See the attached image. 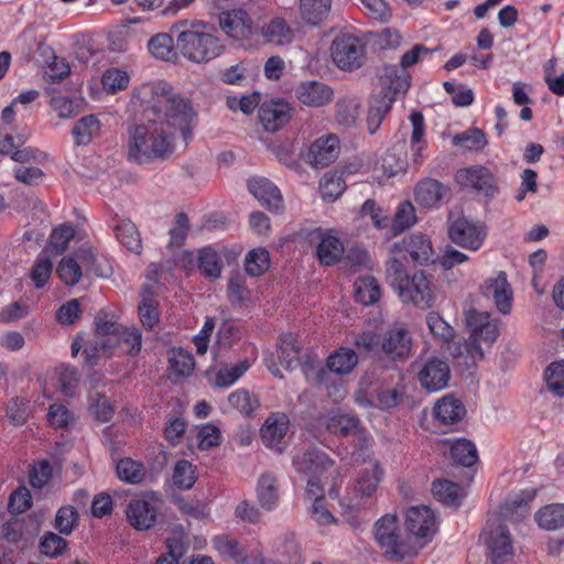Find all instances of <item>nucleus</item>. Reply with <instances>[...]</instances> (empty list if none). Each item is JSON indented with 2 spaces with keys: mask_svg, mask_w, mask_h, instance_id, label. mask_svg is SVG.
<instances>
[{
  "mask_svg": "<svg viewBox=\"0 0 564 564\" xmlns=\"http://www.w3.org/2000/svg\"><path fill=\"white\" fill-rule=\"evenodd\" d=\"M381 475L382 471L379 469L378 465H375L371 469L364 470L357 479L355 486L356 492L361 498L370 497L377 490Z\"/></svg>",
  "mask_w": 564,
  "mask_h": 564,
  "instance_id": "48",
  "label": "nucleus"
},
{
  "mask_svg": "<svg viewBox=\"0 0 564 564\" xmlns=\"http://www.w3.org/2000/svg\"><path fill=\"white\" fill-rule=\"evenodd\" d=\"M460 486L449 480H435L433 482L432 492L435 499L449 507H458L460 505Z\"/></svg>",
  "mask_w": 564,
  "mask_h": 564,
  "instance_id": "39",
  "label": "nucleus"
},
{
  "mask_svg": "<svg viewBox=\"0 0 564 564\" xmlns=\"http://www.w3.org/2000/svg\"><path fill=\"white\" fill-rule=\"evenodd\" d=\"M326 430L330 434L339 436H357L362 434L364 429L360 420L352 413L332 412L325 422Z\"/></svg>",
  "mask_w": 564,
  "mask_h": 564,
  "instance_id": "23",
  "label": "nucleus"
},
{
  "mask_svg": "<svg viewBox=\"0 0 564 564\" xmlns=\"http://www.w3.org/2000/svg\"><path fill=\"white\" fill-rule=\"evenodd\" d=\"M291 118L290 107L283 101L263 102L259 108V119L264 130L275 132Z\"/></svg>",
  "mask_w": 564,
  "mask_h": 564,
  "instance_id": "20",
  "label": "nucleus"
},
{
  "mask_svg": "<svg viewBox=\"0 0 564 564\" xmlns=\"http://www.w3.org/2000/svg\"><path fill=\"white\" fill-rule=\"evenodd\" d=\"M547 389L557 397H564V360L552 362L545 369Z\"/></svg>",
  "mask_w": 564,
  "mask_h": 564,
  "instance_id": "56",
  "label": "nucleus"
},
{
  "mask_svg": "<svg viewBox=\"0 0 564 564\" xmlns=\"http://www.w3.org/2000/svg\"><path fill=\"white\" fill-rule=\"evenodd\" d=\"M289 430V419L285 414H271L262 425L260 435L263 444L269 448H275L282 453L283 438Z\"/></svg>",
  "mask_w": 564,
  "mask_h": 564,
  "instance_id": "19",
  "label": "nucleus"
},
{
  "mask_svg": "<svg viewBox=\"0 0 564 564\" xmlns=\"http://www.w3.org/2000/svg\"><path fill=\"white\" fill-rule=\"evenodd\" d=\"M465 323L470 332L468 339L449 344L447 351L456 364L465 369L476 367L485 357V350L491 348L499 336L498 324L490 319L487 312L468 308L464 312Z\"/></svg>",
  "mask_w": 564,
  "mask_h": 564,
  "instance_id": "2",
  "label": "nucleus"
},
{
  "mask_svg": "<svg viewBox=\"0 0 564 564\" xmlns=\"http://www.w3.org/2000/svg\"><path fill=\"white\" fill-rule=\"evenodd\" d=\"M420 384L429 392H435L447 387L451 370L447 362L440 358L429 359L417 375Z\"/></svg>",
  "mask_w": 564,
  "mask_h": 564,
  "instance_id": "15",
  "label": "nucleus"
},
{
  "mask_svg": "<svg viewBox=\"0 0 564 564\" xmlns=\"http://www.w3.org/2000/svg\"><path fill=\"white\" fill-rule=\"evenodd\" d=\"M213 545L219 552L220 555H223L224 557L231 558L237 563L264 564V557L261 554L249 563L245 555L243 549L235 539H228L226 536L218 535L213 539Z\"/></svg>",
  "mask_w": 564,
  "mask_h": 564,
  "instance_id": "29",
  "label": "nucleus"
},
{
  "mask_svg": "<svg viewBox=\"0 0 564 564\" xmlns=\"http://www.w3.org/2000/svg\"><path fill=\"white\" fill-rule=\"evenodd\" d=\"M100 121L94 115H87L77 120L72 129L76 145H87L100 132Z\"/></svg>",
  "mask_w": 564,
  "mask_h": 564,
  "instance_id": "31",
  "label": "nucleus"
},
{
  "mask_svg": "<svg viewBox=\"0 0 564 564\" xmlns=\"http://www.w3.org/2000/svg\"><path fill=\"white\" fill-rule=\"evenodd\" d=\"M172 480L178 489H191L197 480L196 467L186 459L178 460L173 468Z\"/></svg>",
  "mask_w": 564,
  "mask_h": 564,
  "instance_id": "46",
  "label": "nucleus"
},
{
  "mask_svg": "<svg viewBox=\"0 0 564 564\" xmlns=\"http://www.w3.org/2000/svg\"><path fill=\"white\" fill-rule=\"evenodd\" d=\"M257 497L261 507L265 510H272L276 507L279 500L276 477L271 473L261 475L257 486Z\"/></svg>",
  "mask_w": 564,
  "mask_h": 564,
  "instance_id": "33",
  "label": "nucleus"
},
{
  "mask_svg": "<svg viewBox=\"0 0 564 564\" xmlns=\"http://www.w3.org/2000/svg\"><path fill=\"white\" fill-rule=\"evenodd\" d=\"M354 346L359 354L375 358L380 361L381 334L366 330L354 336Z\"/></svg>",
  "mask_w": 564,
  "mask_h": 564,
  "instance_id": "44",
  "label": "nucleus"
},
{
  "mask_svg": "<svg viewBox=\"0 0 564 564\" xmlns=\"http://www.w3.org/2000/svg\"><path fill=\"white\" fill-rule=\"evenodd\" d=\"M101 83L105 90L115 93L128 87L129 76L123 70L111 68L102 75Z\"/></svg>",
  "mask_w": 564,
  "mask_h": 564,
  "instance_id": "64",
  "label": "nucleus"
},
{
  "mask_svg": "<svg viewBox=\"0 0 564 564\" xmlns=\"http://www.w3.org/2000/svg\"><path fill=\"white\" fill-rule=\"evenodd\" d=\"M126 514L131 527L139 531L149 530L156 521L155 508L144 499H132Z\"/></svg>",
  "mask_w": 564,
  "mask_h": 564,
  "instance_id": "21",
  "label": "nucleus"
},
{
  "mask_svg": "<svg viewBox=\"0 0 564 564\" xmlns=\"http://www.w3.org/2000/svg\"><path fill=\"white\" fill-rule=\"evenodd\" d=\"M229 404L246 415H250L258 406V400L247 390H237L228 397Z\"/></svg>",
  "mask_w": 564,
  "mask_h": 564,
  "instance_id": "60",
  "label": "nucleus"
},
{
  "mask_svg": "<svg viewBox=\"0 0 564 564\" xmlns=\"http://www.w3.org/2000/svg\"><path fill=\"white\" fill-rule=\"evenodd\" d=\"M434 413L441 423L448 425L462 421L466 415V409L458 399L449 394L435 404Z\"/></svg>",
  "mask_w": 564,
  "mask_h": 564,
  "instance_id": "28",
  "label": "nucleus"
},
{
  "mask_svg": "<svg viewBox=\"0 0 564 564\" xmlns=\"http://www.w3.org/2000/svg\"><path fill=\"white\" fill-rule=\"evenodd\" d=\"M431 279L420 270L412 274L410 283L400 290L398 294L403 304H412L417 308L427 310L433 306L435 293L431 285Z\"/></svg>",
  "mask_w": 564,
  "mask_h": 564,
  "instance_id": "10",
  "label": "nucleus"
},
{
  "mask_svg": "<svg viewBox=\"0 0 564 564\" xmlns=\"http://www.w3.org/2000/svg\"><path fill=\"white\" fill-rule=\"evenodd\" d=\"M248 189L269 212L275 214L283 212L284 203L280 189L268 178H250Z\"/></svg>",
  "mask_w": 564,
  "mask_h": 564,
  "instance_id": "16",
  "label": "nucleus"
},
{
  "mask_svg": "<svg viewBox=\"0 0 564 564\" xmlns=\"http://www.w3.org/2000/svg\"><path fill=\"white\" fill-rule=\"evenodd\" d=\"M329 51L334 64L341 70H356L366 61V44L352 33L343 32L337 34Z\"/></svg>",
  "mask_w": 564,
  "mask_h": 564,
  "instance_id": "6",
  "label": "nucleus"
},
{
  "mask_svg": "<svg viewBox=\"0 0 564 564\" xmlns=\"http://www.w3.org/2000/svg\"><path fill=\"white\" fill-rule=\"evenodd\" d=\"M300 347L295 345L291 334L280 337L279 340V359L281 365L288 369L293 370L300 364L299 359Z\"/></svg>",
  "mask_w": 564,
  "mask_h": 564,
  "instance_id": "45",
  "label": "nucleus"
},
{
  "mask_svg": "<svg viewBox=\"0 0 564 564\" xmlns=\"http://www.w3.org/2000/svg\"><path fill=\"white\" fill-rule=\"evenodd\" d=\"M263 37L273 44H288L293 39V32L286 21L280 17L273 18L269 23L262 26Z\"/></svg>",
  "mask_w": 564,
  "mask_h": 564,
  "instance_id": "36",
  "label": "nucleus"
},
{
  "mask_svg": "<svg viewBox=\"0 0 564 564\" xmlns=\"http://www.w3.org/2000/svg\"><path fill=\"white\" fill-rule=\"evenodd\" d=\"M416 223L415 209L410 202H403L399 205L392 221L393 235H399L409 229Z\"/></svg>",
  "mask_w": 564,
  "mask_h": 564,
  "instance_id": "54",
  "label": "nucleus"
},
{
  "mask_svg": "<svg viewBox=\"0 0 564 564\" xmlns=\"http://www.w3.org/2000/svg\"><path fill=\"white\" fill-rule=\"evenodd\" d=\"M453 144L469 151H481L488 144L485 132L479 128H470L453 137Z\"/></svg>",
  "mask_w": 564,
  "mask_h": 564,
  "instance_id": "43",
  "label": "nucleus"
},
{
  "mask_svg": "<svg viewBox=\"0 0 564 564\" xmlns=\"http://www.w3.org/2000/svg\"><path fill=\"white\" fill-rule=\"evenodd\" d=\"M448 188L433 178H424L414 189L415 202L424 208L437 207L447 195Z\"/></svg>",
  "mask_w": 564,
  "mask_h": 564,
  "instance_id": "22",
  "label": "nucleus"
},
{
  "mask_svg": "<svg viewBox=\"0 0 564 564\" xmlns=\"http://www.w3.org/2000/svg\"><path fill=\"white\" fill-rule=\"evenodd\" d=\"M330 6L332 0H300V15L307 24L317 25L327 18Z\"/></svg>",
  "mask_w": 564,
  "mask_h": 564,
  "instance_id": "30",
  "label": "nucleus"
},
{
  "mask_svg": "<svg viewBox=\"0 0 564 564\" xmlns=\"http://www.w3.org/2000/svg\"><path fill=\"white\" fill-rule=\"evenodd\" d=\"M79 521V514L73 506L61 507L55 516L54 527L62 535H69Z\"/></svg>",
  "mask_w": 564,
  "mask_h": 564,
  "instance_id": "50",
  "label": "nucleus"
},
{
  "mask_svg": "<svg viewBox=\"0 0 564 564\" xmlns=\"http://www.w3.org/2000/svg\"><path fill=\"white\" fill-rule=\"evenodd\" d=\"M404 249L419 264L436 263L431 240L422 234H413L403 240Z\"/></svg>",
  "mask_w": 564,
  "mask_h": 564,
  "instance_id": "27",
  "label": "nucleus"
},
{
  "mask_svg": "<svg viewBox=\"0 0 564 564\" xmlns=\"http://www.w3.org/2000/svg\"><path fill=\"white\" fill-rule=\"evenodd\" d=\"M380 80L382 90L369 101L367 128L370 134L379 129L397 97L404 95L410 87V75L395 66H383Z\"/></svg>",
  "mask_w": 564,
  "mask_h": 564,
  "instance_id": "3",
  "label": "nucleus"
},
{
  "mask_svg": "<svg viewBox=\"0 0 564 564\" xmlns=\"http://www.w3.org/2000/svg\"><path fill=\"white\" fill-rule=\"evenodd\" d=\"M426 323L431 330V333L442 338L447 345L457 343L456 340H453L455 332L453 327L445 322L441 315L436 312H430L426 316ZM448 346H446L447 348Z\"/></svg>",
  "mask_w": 564,
  "mask_h": 564,
  "instance_id": "58",
  "label": "nucleus"
},
{
  "mask_svg": "<svg viewBox=\"0 0 564 564\" xmlns=\"http://www.w3.org/2000/svg\"><path fill=\"white\" fill-rule=\"evenodd\" d=\"M451 455L455 463L470 467L478 460L476 445L466 438H459L451 446Z\"/></svg>",
  "mask_w": 564,
  "mask_h": 564,
  "instance_id": "42",
  "label": "nucleus"
},
{
  "mask_svg": "<svg viewBox=\"0 0 564 564\" xmlns=\"http://www.w3.org/2000/svg\"><path fill=\"white\" fill-rule=\"evenodd\" d=\"M405 528L409 533L419 539L431 538L436 533V517L427 506H415L405 513Z\"/></svg>",
  "mask_w": 564,
  "mask_h": 564,
  "instance_id": "13",
  "label": "nucleus"
},
{
  "mask_svg": "<svg viewBox=\"0 0 564 564\" xmlns=\"http://www.w3.org/2000/svg\"><path fill=\"white\" fill-rule=\"evenodd\" d=\"M148 50L158 59L176 62L180 55L177 35L172 31L170 33H159L149 40Z\"/></svg>",
  "mask_w": 564,
  "mask_h": 564,
  "instance_id": "26",
  "label": "nucleus"
},
{
  "mask_svg": "<svg viewBox=\"0 0 564 564\" xmlns=\"http://www.w3.org/2000/svg\"><path fill=\"white\" fill-rule=\"evenodd\" d=\"M56 273L66 285L70 286L77 284L83 276L80 264L72 257H64L59 261Z\"/></svg>",
  "mask_w": 564,
  "mask_h": 564,
  "instance_id": "51",
  "label": "nucleus"
},
{
  "mask_svg": "<svg viewBox=\"0 0 564 564\" xmlns=\"http://www.w3.org/2000/svg\"><path fill=\"white\" fill-rule=\"evenodd\" d=\"M486 231L482 226L469 221L465 217H460L453 221L448 227V237L457 246L478 250L482 245Z\"/></svg>",
  "mask_w": 564,
  "mask_h": 564,
  "instance_id": "12",
  "label": "nucleus"
},
{
  "mask_svg": "<svg viewBox=\"0 0 564 564\" xmlns=\"http://www.w3.org/2000/svg\"><path fill=\"white\" fill-rule=\"evenodd\" d=\"M344 251V245L337 237L325 235L317 246L316 254L322 264L333 265L341 259Z\"/></svg>",
  "mask_w": 564,
  "mask_h": 564,
  "instance_id": "34",
  "label": "nucleus"
},
{
  "mask_svg": "<svg viewBox=\"0 0 564 564\" xmlns=\"http://www.w3.org/2000/svg\"><path fill=\"white\" fill-rule=\"evenodd\" d=\"M455 180L462 188L482 195L488 202L499 194L498 178L485 165L475 164L459 169Z\"/></svg>",
  "mask_w": 564,
  "mask_h": 564,
  "instance_id": "7",
  "label": "nucleus"
},
{
  "mask_svg": "<svg viewBox=\"0 0 564 564\" xmlns=\"http://www.w3.org/2000/svg\"><path fill=\"white\" fill-rule=\"evenodd\" d=\"M119 479L129 484H139L144 478V467L131 458H122L116 466Z\"/></svg>",
  "mask_w": 564,
  "mask_h": 564,
  "instance_id": "49",
  "label": "nucleus"
},
{
  "mask_svg": "<svg viewBox=\"0 0 564 564\" xmlns=\"http://www.w3.org/2000/svg\"><path fill=\"white\" fill-rule=\"evenodd\" d=\"M74 236L75 229L72 225H61L52 231L50 236V245L56 253H63L67 249L69 241Z\"/></svg>",
  "mask_w": 564,
  "mask_h": 564,
  "instance_id": "61",
  "label": "nucleus"
},
{
  "mask_svg": "<svg viewBox=\"0 0 564 564\" xmlns=\"http://www.w3.org/2000/svg\"><path fill=\"white\" fill-rule=\"evenodd\" d=\"M358 357L355 350L349 348H339L327 359V366L330 371L344 375L350 372L357 365Z\"/></svg>",
  "mask_w": 564,
  "mask_h": 564,
  "instance_id": "41",
  "label": "nucleus"
},
{
  "mask_svg": "<svg viewBox=\"0 0 564 564\" xmlns=\"http://www.w3.org/2000/svg\"><path fill=\"white\" fill-rule=\"evenodd\" d=\"M398 530V518L394 514H386L375 524L376 541L393 561H402L409 554L406 544L399 539Z\"/></svg>",
  "mask_w": 564,
  "mask_h": 564,
  "instance_id": "8",
  "label": "nucleus"
},
{
  "mask_svg": "<svg viewBox=\"0 0 564 564\" xmlns=\"http://www.w3.org/2000/svg\"><path fill=\"white\" fill-rule=\"evenodd\" d=\"M297 100L311 108H319L329 104L334 98L333 88L319 80H304L294 88Z\"/></svg>",
  "mask_w": 564,
  "mask_h": 564,
  "instance_id": "14",
  "label": "nucleus"
},
{
  "mask_svg": "<svg viewBox=\"0 0 564 564\" xmlns=\"http://www.w3.org/2000/svg\"><path fill=\"white\" fill-rule=\"evenodd\" d=\"M219 24L227 35L236 40L247 37L252 30V20L247 11L242 9L221 12L219 14Z\"/></svg>",
  "mask_w": 564,
  "mask_h": 564,
  "instance_id": "18",
  "label": "nucleus"
},
{
  "mask_svg": "<svg viewBox=\"0 0 564 564\" xmlns=\"http://www.w3.org/2000/svg\"><path fill=\"white\" fill-rule=\"evenodd\" d=\"M333 464L330 457L316 447L299 452L292 458V465L302 479L322 477Z\"/></svg>",
  "mask_w": 564,
  "mask_h": 564,
  "instance_id": "11",
  "label": "nucleus"
},
{
  "mask_svg": "<svg viewBox=\"0 0 564 564\" xmlns=\"http://www.w3.org/2000/svg\"><path fill=\"white\" fill-rule=\"evenodd\" d=\"M412 338L403 327H391L381 334L380 361L391 364L410 356Z\"/></svg>",
  "mask_w": 564,
  "mask_h": 564,
  "instance_id": "9",
  "label": "nucleus"
},
{
  "mask_svg": "<svg viewBox=\"0 0 564 564\" xmlns=\"http://www.w3.org/2000/svg\"><path fill=\"white\" fill-rule=\"evenodd\" d=\"M386 276L389 285L399 294L400 290L410 283L412 275L408 272L404 261L390 258L386 263Z\"/></svg>",
  "mask_w": 564,
  "mask_h": 564,
  "instance_id": "38",
  "label": "nucleus"
},
{
  "mask_svg": "<svg viewBox=\"0 0 564 564\" xmlns=\"http://www.w3.org/2000/svg\"><path fill=\"white\" fill-rule=\"evenodd\" d=\"M480 536L492 564H517L513 538L507 523L499 518H488Z\"/></svg>",
  "mask_w": 564,
  "mask_h": 564,
  "instance_id": "5",
  "label": "nucleus"
},
{
  "mask_svg": "<svg viewBox=\"0 0 564 564\" xmlns=\"http://www.w3.org/2000/svg\"><path fill=\"white\" fill-rule=\"evenodd\" d=\"M345 188L343 177L336 173L324 174L319 182V191L324 199L335 200L344 193Z\"/></svg>",
  "mask_w": 564,
  "mask_h": 564,
  "instance_id": "53",
  "label": "nucleus"
},
{
  "mask_svg": "<svg viewBox=\"0 0 564 564\" xmlns=\"http://www.w3.org/2000/svg\"><path fill=\"white\" fill-rule=\"evenodd\" d=\"M198 268L208 278H219L221 273V264L217 252L209 247L203 248L198 256Z\"/></svg>",
  "mask_w": 564,
  "mask_h": 564,
  "instance_id": "57",
  "label": "nucleus"
},
{
  "mask_svg": "<svg viewBox=\"0 0 564 564\" xmlns=\"http://www.w3.org/2000/svg\"><path fill=\"white\" fill-rule=\"evenodd\" d=\"M115 234L118 241L123 245L128 250L134 253H140L142 250V242L137 226L130 220H121L115 226Z\"/></svg>",
  "mask_w": 564,
  "mask_h": 564,
  "instance_id": "37",
  "label": "nucleus"
},
{
  "mask_svg": "<svg viewBox=\"0 0 564 564\" xmlns=\"http://www.w3.org/2000/svg\"><path fill=\"white\" fill-rule=\"evenodd\" d=\"M169 361L174 376L182 378L188 377L194 370V357L182 348L173 350V355Z\"/></svg>",
  "mask_w": 564,
  "mask_h": 564,
  "instance_id": "55",
  "label": "nucleus"
},
{
  "mask_svg": "<svg viewBox=\"0 0 564 564\" xmlns=\"http://www.w3.org/2000/svg\"><path fill=\"white\" fill-rule=\"evenodd\" d=\"M67 547V542L59 534L46 532L40 541V551L43 555L56 557Z\"/></svg>",
  "mask_w": 564,
  "mask_h": 564,
  "instance_id": "59",
  "label": "nucleus"
},
{
  "mask_svg": "<svg viewBox=\"0 0 564 564\" xmlns=\"http://www.w3.org/2000/svg\"><path fill=\"white\" fill-rule=\"evenodd\" d=\"M484 293L491 296L500 313L508 314L511 310L512 290L507 281L505 272H499L498 276L486 282Z\"/></svg>",
  "mask_w": 564,
  "mask_h": 564,
  "instance_id": "24",
  "label": "nucleus"
},
{
  "mask_svg": "<svg viewBox=\"0 0 564 564\" xmlns=\"http://www.w3.org/2000/svg\"><path fill=\"white\" fill-rule=\"evenodd\" d=\"M410 121L412 124V134L410 140L411 150L413 152L414 161L417 162L421 156V152L426 145L423 139L425 132L424 117L420 111H412L410 115Z\"/></svg>",
  "mask_w": 564,
  "mask_h": 564,
  "instance_id": "47",
  "label": "nucleus"
},
{
  "mask_svg": "<svg viewBox=\"0 0 564 564\" xmlns=\"http://www.w3.org/2000/svg\"><path fill=\"white\" fill-rule=\"evenodd\" d=\"M123 326L110 321L98 319L96 322V338H102L112 346V349L119 346V337Z\"/></svg>",
  "mask_w": 564,
  "mask_h": 564,
  "instance_id": "63",
  "label": "nucleus"
},
{
  "mask_svg": "<svg viewBox=\"0 0 564 564\" xmlns=\"http://www.w3.org/2000/svg\"><path fill=\"white\" fill-rule=\"evenodd\" d=\"M339 154V139L335 134H328L316 139L310 148V163L323 169L333 163Z\"/></svg>",
  "mask_w": 564,
  "mask_h": 564,
  "instance_id": "17",
  "label": "nucleus"
},
{
  "mask_svg": "<svg viewBox=\"0 0 564 564\" xmlns=\"http://www.w3.org/2000/svg\"><path fill=\"white\" fill-rule=\"evenodd\" d=\"M534 519L538 525L547 531L564 528V503H551L541 508Z\"/></svg>",
  "mask_w": 564,
  "mask_h": 564,
  "instance_id": "32",
  "label": "nucleus"
},
{
  "mask_svg": "<svg viewBox=\"0 0 564 564\" xmlns=\"http://www.w3.org/2000/svg\"><path fill=\"white\" fill-rule=\"evenodd\" d=\"M187 25V21H182L171 26L172 33L177 35L180 55L192 63L202 64L221 54L224 45L216 35L197 25L191 24V28Z\"/></svg>",
  "mask_w": 564,
  "mask_h": 564,
  "instance_id": "4",
  "label": "nucleus"
},
{
  "mask_svg": "<svg viewBox=\"0 0 564 564\" xmlns=\"http://www.w3.org/2000/svg\"><path fill=\"white\" fill-rule=\"evenodd\" d=\"M144 117L141 122L129 123L124 138V150L129 162L148 164L165 160L174 151V132L180 129L185 143L193 137V120L196 117L191 102L165 83L149 87Z\"/></svg>",
  "mask_w": 564,
  "mask_h": 564,
  "instance_id": "1",
  "label": "nucleus"
},
{
  "mask_svg": "<svg viewBox=\"0 0 564 564\" xmlns=\"http://www.w3.org/2000/svg\"><path fill=\"white\" fill-rule=\"evenodd\" d=\"M356 300L362 305H371L381 296V289L373 276L360 278L355 282Z\"/></svg>",
  "mask_w": 564,
  "mask_h": 564,
  "instance_id": "40",
  "label": "nucleus"
},
{
  "mask_svg": "<svg viewBox=\"0 0 564 564\" xmlns=\"http://www.w3.org/2000/svg\"><path fill=\"white\" fill-rule=\"evenodd\" d=\"M270 265V256L265 249H254L248 252L245 261L246 272L252 276H260Z\"/></svg>",
  "mask_w": 564,
  "mask_h": 564,
  "instance_id": "52",
  "label": "nucleus"
},
{
  "mask_svg": "<svg viewBox=\"0 0 564 564\" xmlns=\"http://www.w3.org/2000/svg\"><path fill=\"white\" fill-rule=\"evenodd\" d=\"M360 102L355 97H345L335 105L336 122L344 128H351L359 117Z\"/></svg>",
  "mask_w": 564,
  "mask_h": 564,
  "instance_id": "35",
  "label": "nucleus"
},
{
  "mask_svg": "<svg viewBox=\"0 0 564 564\" xmlns=\"http://www.w3.org/2000/svg\"><path fill=\"white\" fill-rule=\"evenodd\" d=\"M535 491L533 490L528 498L517 497L505 501L499 511L489 518H499L502 523L517 524L529 514V501L533 499Z\"/></svg>",
  "mask_w": 564,
  "mask_h": 564,
  "instance_id": "25",
  "label": "nucleus"
},
{
  "mask_svg": "<svg viewBox=\"0 0 564 564\" xmlns=\"http://www.w3.org/2000/svg\"><path fill=\"white\" fill-rule=\"evenodd\" d=\"M249 369L248 360H240L230 368L220 369L216 375V386L229 387L235 383Z\"/></svg>",
  "mask_w": 564,
  "mask_h": 564,
  "instance_id": "62",
  "label": "nucleus"
}]
</instances>
